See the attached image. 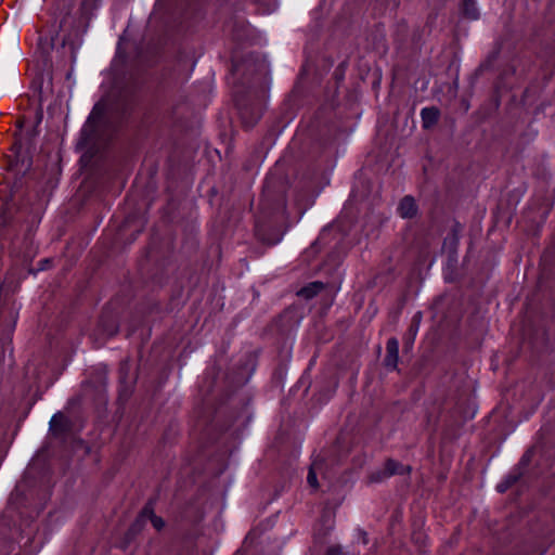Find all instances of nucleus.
<instances>
[{"label":"nucleus","instance_id":"39448f33","mask_svg":"<svg viewBox=\"0 0 555 555\" xmlns=\"http://www.w3.org/2000/svg\"><path fill=\"white\" fill-rule=\"evenodd\" d=\"M135 108L134 98L120 99L116 104L115 130L121 131L130 127L135 128V118L132 116Z\"/></svg>","mask_w":555,"mask_h":555},{"label":"nucleus","instance_id":"4468645a","mask_svg":"<svg viewBox=\"0 0 555 555\" xmlns=\"http://www.w3.org/2000/svg\"><path fill=\"white\" fill-rule=\"evenodd\" d=\"M50 428L54 434H61L67 430V420L61 413H56L52 416L50 422Z\"/></svg>","mask_w":555,"mask_h":555},{"label":"nucleus","instance_id":"f03ea898","mask_svg":"<svg viewBox=\"0 0 555 555\" xmlns=\"http://www.w3.org/2000/svg\"><path fill=\"white\" fill-rule=\"evenodd\" d=\"M36 137L35 130L20 133L15 137L12 146V158L10 166L16 170L17 173H26L33 164V152L35 150L34 140Z\"/></svg>","mask_w":555,"mask_h":555},{"label":"nucleus","instance_id":"0eeeda50","mask_svg":"<svg viewBox=\"0 0 555 555\" xmlns=\"http://www.w3.org/2000/svg\"><path fill=\"white\" fill-rule=\"evenodd\" d=\"M399 361V341L397 338L391 337L386 344V356L384 359V366L387 370H396Z\"/></svg>","mask_w":555,"mask_h":555},{"label":"nucleus","instance_id":"2eb2a0df","mask_svg":"<svg viewBox=\"0 0 555 555\" xmlns=\"http://www.w3.org/2000/svg\"><path fill=\"white\" fill-rule=\"evenodd\" d=\"M522 477V473L521 472H518L516 469H514L513 473H511L509 475H507L505 477V479L500 482L498 486H496V490L500 492V493H504L506 490H508L513 485H515L520 478Z\"/></svg>","mask_w":555,"mask_h":555},{"label":"nucleus","instance_id":"ddd939ff","mask_svg":"<svg viewBox=\"0 0 555 555\" xmlns=\"http://www.w3.org/2000/svg\"><path fill=\"white\" fill-rule=\"evenodd\" d=\"M384 470L387 474V476L390 477L393 475H403L405 473H409L411 468L409 466L404 467L402 464L392 459H388L385 463Z\"/></svg>","mask_w":555,"mask_h":555},{"label":"nucleus","instance_id":"f257e3e1","mask_svg":"<svg viewBox=\"0 0 555 555\" xmlns=\"http://www.w3.org/2000/svg\"><path fill=\"white\" fill-rule=\"evenodd\" d=\"M107 103L99 101L92 108L82 127L79 147L83 151L82 160H90L106 146L112 138V125L106 117Z\"/></svg>","mask_w":555,"mask_h":555},{"label":"nucleus","instance_id":"dca6fc26","mask_svg":"<svg viewBox=\"0 0 555 555\" xmlns=\"http://www.w3.org/2000/svg\"><path fill=\"white\" fill-rule=\"evenodd\" d=\"M462 12L466 18L477 20L479 17V11L475 0H462Z\"/></svg>","mask_w":555,"mask_h":555},{"label":"nucleus","instance_id":"6ab92c4d","mask_svg":"<svg viewBox=\"0 0 555 555\" xmlns=\"http://www.w3.org/2000/svg\"><path fill=\"white\" fill-rule=\"evenodd\" d=\"M386 478H388V476L385 473V470H377V472L372 473L369 476L370 482H380V481H383Z\"/></svg>","mask_w":555,"mask_h":555},{"label":"nucleus","instance_id":"9b49d317","mask_svg":"<svg viewBox=\"0 0 555 555\" xmlns=\"http://www.w3.org/2000/svg\"><path fill=\"white\" fill-rule=\"evenodd\" d=\"M398 210L402 218L410 219L415 217L417 214V205L415 199L410 195L404 196L399 203Z\"/></svg>","mask_w":555,"mask_h":555},{"label":"nucleus","instance_id":"20e7f679","mask_svg":"<svg viewBox=\"0 0 555 555\" xmlns=\"http://www.w3.org/2000/svg\"><path fill=\"white\" fill-rule=\"evenodd\" d=\"M235 104L237 106L242 124L246 129L253 128L260 120L263 113V106L261 103H248L244 99L235 98Z\"/></svg>","mask_w":555,"mask_h":555},{"label":"nucleus","instance_id":"7ed1b4c3","mask_svg":"<svg viewBox=\"0 0 555 555\" xmlns=\"http://www.w3.org/2000/svg\"><path fill=\"white\" fill-rule=\"evenodd\" d=\"M139 61V46L135 40L128 38L127 31L120 37L117 53L113 62L116 69L135 68Z\"/></svg>","mask_w":555,"mask_h":555},{"label":"nucleus","instance_id":"1a4fd4ad","mask_svg":"<svg viewBox=\"0 0 555 555\" xmlns=\"http://www.w3.org/2000/svg\"><path fill=\"white\" fill-rule=\"evenodd\" d=\"M255 233L260 242L269 246L279 243L282 238V232L280 230L272 229L266 225H257Z\"/></svg>","mask_w":555,"mask_h":555},{"label":"nucleus","instance_id":"f8f14e48","mask_svg":"<svg viewBox=\"0 0 555 555\" xmlns=\"http://www.w3.org/2000/svg\"><path fill=\"white\" fill-rule=\"evenodd\" d=\"M324 288H325V284L323 282L315 281V282H311L308 285L300 288L297 292V295L305 299H312Z\"/></svg>","mask_w":555,"mask_h":555},{"label":"nucleus","instance_id":"6e6552de","mask_svg":"<svg viewBox=\"0 0 555 555\" xmlns=\"http://www.w3.org/2000/svg\"><path fill=\"white\" fill-rule=\"evenodd\" d=\"M461 232L462 225L459 222H454L450 232L444 237L443 249H446L451 257L455 256L457 253Z\"/></svg>","mask_w":555,"mask_h":555},{"label":"nucleus","instance_id":"4be33fe9","mask_svg":"<svg viewBox=\"0 0 555 555\" xmlns=\"http://www.w3.org/2000/svg\"><path fill=\"white\" fill-rule=\"evenodd\" d=\"M326 555H344L343 548L340 545H332L327 548Z\"/></svg>","mask_w":555,"mask_h":555},{"label":"nucleus","instance_id":"b1692460","mask_svg":"<svg viewBox=\"0 0 555 555\" xmlns=\"http://www.w3.org/2000/svg\"><path fill=\"white\" fill-rule=\"evenodd\" d=\"M7 223V218L4 215H0V228Z\"/></svg>","mask_w":555,"mask_h":555},{"label":"nucleus","instance_id":"a211bd4d","mask_svg":"<svg viewBox=\"0 0 555 555\" xmlns=\"http://www.w3.org/2000/svg\"><path fill=\"white\" fill-rule=\"evenodd\" d=\"M315 466H317L315 462L310 466L308 476H307V482L309 483L310 487L318 489L319 482H318V478H317V473L314 470Z\"/></svg>","mask_w":555,"mask_h":555},{"label":"nucleus","instance_id":"aec40b11","mask_svg":"<svg viewBox=\"0 0 555 555\" xmlns=\"http://www.w3.org/2000/svg\"><path fill=\"white\" fill-rule=\"evenodd\" d=\"M153 527L156 529V530H162L165 526V522L163 520L162 517H158L154 514V512H151V518H150Z\"/></svg>","mask_w":555,"mask_h":555},{"label":"nucleus","instance_id":"423d86ee","mask_svg":"<svg viewBox=\"0 0 555 555\" xmlns=\"http://www.w3.org/2000/svg\"><path fill=\"white\" fill-rule=\"evenodd\" d=\"M117 331L118 325L115 318L112 315L103 314L92 333V337L99 345H103L105 340L114 336Z\"/></svg>","mask_w":555,"mask_h":555},{"label":"nucleus","instance_id":"9d476101","mask_svg":"<svg viewBox=\"0 0 555 555\" xmlns=\"http://www.w3.org/2000/svg\"><path fill=\"white\" fill-rule=\"evenodd\" d=\"M440 109L436 106L424 107L421 111L422 126L428 130L436 126L440 118Z\"/></svg>","mask_w":555,"mask_h":555},{"label":"nucleus","instance_id":"412c9836","mask_svg":"<svg viewBox=\"0 0 555 555\" xmlns=\"http://www.w3.org/2000/svg\"><path fill=\"white\" fill-rule=\"evenodd\" d=\"M418 318L417 317H414V319L412 320V323L409 327V336H410V339L413 340L415 338V335L417 333V330H418Z\"/></svg>","mask_w":555,"mask_h":555},{"label":"nucleus","instance_id":"5701e85b","mask_svg":"<svg viewBox=\"0 0 555 555\" xmlns=\"http://www.w3.org/2000/svg\"><path fill=\"white\" fill-rule=\"evenodd\" d=\"M151 512H153V508H152V505L151 503H147L143 509H141V521L144 519V518H151Z\"/></svg>","mask_w":555,"mask_h":555},{"label":"nucleus","instance_id":"f3484780","mask_svg":"<svg viewBox=\"0 0 555 555\" xmlns=\"http://www.w3.org/2000/svg\"><path fill=\"white\" fill-rule=\"evenodd\" d=\"M534 455V447H530L521 456L517 467L515 468L518 472L525 473L526 468L529 466V464L532 461V457Z\"/></svg>","mask_w":555,"mask_h":555}]
</instances>
